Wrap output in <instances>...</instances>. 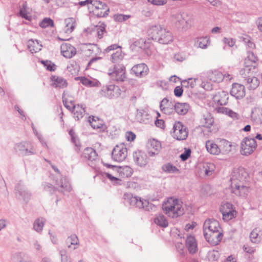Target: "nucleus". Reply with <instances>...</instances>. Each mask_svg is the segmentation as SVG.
I'll list each match as a JSON object with an SVG mask.
<instances>
[{
    "instance_id": "f257e3e1",
    "label": "nucleus",
    "mask_w": 262,
    "mask_h": 262,
    "mask_svg": "<svg viewBox=\"0 0 262 262\" xmlns=\"http://www.w3.org/2000/svg\"><path fill=\"white\" fill-rule=\"evenodd\" d=\"M149 37L152 40L163 45H167L173 40L172 32L160 25L151 26L147 31Z\"/></svg>"
},
{
    "instance_id": "f03ea898",
    "label": "nucleus",
    "mask_w": 262,
    "mask_h": 262,
    "mask_svg": "<svg viewBox=\"0 0 262 262\" xmlns=\"http://www.w3.org/2000/svg\"><path fill=\"white\" fill-rule=\"evenodd\" d=\"M164 213L168 216L176 218L183 215L184 213L182 202L177 199L169 198L162 205Z\"/></svg>"
},
{
    "instance_id": "7ed1b4c3",
    "label": "nucleus",
    "mask_w": 262,
    "mask_h": 262,
    "mask_svg": "<svg viewBox=\"0 0 262 262\" xmlns=\"http://www.w3.org/2000/svg\"><path fill=\"white\" fill-rule=\"evenodd\" d=\"M56 185L59 188L54 187L52 184L47 182H44L42 184V186L44 190L49 192L51 194H53L56 190L63 193L66 192H70L71 190V185L65 177H61L59 181L56 180Z\"/></svg>"
},
{
    "instance_id": "20e7f679",
    "label": "nucleus",
    "mask_w": 262,
    "mask_h": 262,
    "mask_svg": "<svg viewBox=\"0 0 262 262\" xmlns=\"http://www.w3.org/2000/svg\"><path fill=\"white\" fill-rule=\"evenodd\" d=\"M172 21L179 30L186 31L192 25L193 18L187 13H178L172 16Z\"/></svg>"
},
{
    "instance_id": "39448f33",
    "label": "nucleus",
    "mask_w": 262,
    "mask_h": 262,
    "mask_svg": "<svg viewBox=\"0 0 262 262\" xmlns=\"http://www.w3.org/2000/svg\"><path fill=\"white\" fill-rule=\"evenodd\" d=\"M14 193L16 198L27 203L31 196V193L28 190L24 184L21 182H18L15 185Z\"/></svg>"
},
{
    "instance_id": "423d86ee",
    "label": "nucleus",
    "mask_w": 262,
    "mask_h": 262,
    "mask_svg": "<svg viewBox=\"0 0 262 262\" xmlns=\"http://www.w3.org/2000/svg\"><path fill=\"white\" fill-rule=\"evenodd\" d=\"M100 95L108 99H115L121 95V90L118 86L114 84L103 86L99 92Z\"/></svg>"
},
{
    "instance_id": "0eeeda50",
    "label": "nucleus",
    "mask_w": 262,
    "mask_h": 262,
    "mask_svg": "<svg viewBox=\"0 0 262 262\" xmlns=\"http://www.w3.org/2000/svg\"><path fill=\"white\" fill-rule=\"evenodd\" d=\"M255 139L253 138L246 137L241 144V153L243 155H248L252 154L257 147Z\"/></svg>"
},
{
    "instance_id": "6e6552de",
    "label": "nucleus",
    "mask_w": 262,
    "mask_h": 262,
    "mask_svg": "<svg viewBox=\"0 0 262 262\" xmlns=\"http://www.w3.org/2000/svg\"><path fill=\"white\" fill-rule=\"evenodd\" d=\"M112 159L116 162L123 161L127 156V150L124 144L117 145L112 152Z\"/></svg>"
},
{
    "instance_id": "1a4fd4ad",
    "label": "nucleus",
    "mask_w": 262,
    "mask_h": 262,
    "mask_svg": "<svg viewBox=\"0 0 262 262\" xmlns=\"http://www.w3.org/2000/svg\"><path fill=\"white\" fill-rule=\"evenodd\" d=\"M173 137L178 140H185L188 136L187 128L180 122H176L173 126Z\"/></svg>"
},
{
    "instance_id": "9d476101",
    "label": "nucleus",
    "mask_w": 262,
    "mask_h": 262,
    "mask_svg": "<svg viewBox=\"0 0 262 262\" xmlns=\"http://www.w3.org/2000/svg\"><path fill=\"white\" fill-rule=\"evenodd\" d=\"M15 149L23 156L32 155L36 154L33 145L29 142H22L15 146Z\"/></svg>"
},
{
    "instance_id": "9b49d317",
    "label": "nucleus",
    "mask_w": 262,
    "mask_h": 262,
    "mask_svg": "<svg viewBox=\"0 0 262 262\" xmlns=\"http://www.w3.org/2000/svg\"><path fill=\"white\" fill-rule=\"evenodd\" d=\"M222 230L215 231H206L204 236L206 240L212 245H217L221 241L223 237Z\"/></svg>"
},
{
    "instance_id": "f8f14e48",
    "label": "nucleus",
    "mask_w": 262,
    "mask_h": 262,
    "mask_svg": "<svg viewBox=\"0 0 262 262\" xmlns=\"http://www.w3.org/2000/svg\"><path fill=\"white\" fill-rule=\"evenodd\" d=\"M112 79L117 81H123L126 78L125 68L122 64L115 66L114 71L108 73Z\"/></svg>"
},
{
    "instance_id": "ddd939ff",
    "label": "nucleus",
    "mask_w": 262,
    "mask_h": 262,
    "mask_svg": "<svg viewBox=\"0 0 262 262\" xmlns=\"http://www.w3.org/2000/svg\"><path fill=\"white\" fill-rule=\"evenodd\" d=\"M232 192L236 195L246 197L249 192V187L244 185V183H236L233 181L232 185H231Z\"/></svg>"
},
{
    "instance_id": "4468645a",
    "label": "nucleus",
    "mask_w": 262,
    "mask_h": 262,
    "mask_svg": "<svg viewBox=\"0 0 262 262\" xmlns=\"http://www.w3.org/2000/svg\"><path fill=\"white\" fill-rule=\"evenodd\" d=\"M147 148L148 155L152 157L159 154L161 149V144L158 141L153 139L148 142Z\"/></svg>"
},
{
    "instance_id": "2eb2a0df",
    "label": "nucleus",
    "mask_w": 262,
    "mask_h": 262,
    "mask_svg": "<svg viewBox=\"0 0 262 262\" xmlns=\"http://www.w3.org/2000/svg\"><path fill=\"white\" fill-rule=\"evenodd\" d=\"M133 159L135 163L140 167L145 166L148 163V158L146 154L140 150L133 153Z\"/></svg>"
},
{
    "instance_id": "dca6fc26",
    "label": "nucleus",
    "mask_w": 262,
    "mask_h": 262,
    "mask_svg": "<svg viewBox=\"0 0 262 262\" xmlns=\"http://www.w3.org/2000/svg\"><path fill=\"white\" fill-rule=\"evenodd\" d=\"M219 223L213 219L206 220L203 225V233L206 231H215L221 230Z\"/></svg>"
},
{
    "instance_id": "f3484780",
    "label": "nucleus",
    "mask_w": 262,
    "mask_h": 262,
    "mask_svg": "<svg viewBox=\"0 0 262 262\" xmlns=\"http://www.w3.org/2000/svg\"><path fill=\"white\" fill-rule=\"evenodd\" d=\"M92 5L95 8L93 11L98 10L99 9L104 10V11H101L100 12L96 13L98 17H105L108 15L109 9L105 4L99 1L93 0Z\"/></svg>"
},
{
    "instance_id": "a211bd4d",
    "label": "nucleus",
    "mask_w": 262,
    "mask_h": 262,
    "mask_svg": "<svg viewBox=\"0 0 262 262\" xmlns=\"http://www.w3.org/2000/svg\"><path fill=\"white\" fill-rule=\"evenodd\" d=\"M247 175V172L243 168L238 169L233 171L230 179L231 185H232L233 181L236 182V183L243 184Z\"/></svg>"
},
{
    "instance_id": "6ab92c4d",
    "label": "nucleus",
    "mask_w": 262,
    "mask_h": 262,
    "mask_svg": "<svg viewBox=\"0 0 262 262\" xmlns=\"http://www.w3.org/2000/svg\"><path fill=\"white\" fill-rule=\"evenodd\" d=\"M133 72L136 76L143 77L147 75L149 72V69L146 64L142 63L135 65L132 68Z\"/></svg>"
},
{
    "instance_id": "aec40b11",
    "label": "nucleus",
    "mask_w": 262,
    "mask_h": 262,
    "mask_svg": "<svg viewBox=\"0 0 262 262\" xmlns=\"http://www.w3.org/2000/svg\"><path fill=\"white\" fill-rule=\"evenodd\" d=\"M230 94L237 99H242L245 96V86L242 84L234 83L232 84Z\"/></svg>"
},
{
    "instance_id": "412c9836",
    "label": "nucleus",
    "mask_w": 262,
    "mask_h": 262,
    "mask_svg": "<svg viewBox=\"0 0 262 262\" xmlns=\"http://www.w3.org/2000/svg\"><path fill=\"white\" fill-rule=\"evenodd\" d=\"M124 199L127 203L132 206L140 208L143 207V200L141 198L133 196L132 193H125L124 194Z\"/></svg>"
},
{
    "instance_id": "4be33fe9",
    "label": "nucleus",
    "mask_w": 262,
    "mask_h": 262,
    "mask_svg": "<svg viewBox=\"0 0 262 262\" xmlns=\"http://www.w3.org/2000/svg\"><path fill=\"white\" fill-rule=\"evenodd\" d=\"M104 165L107 167H113V168H116V170L119 173V176L122 178L130 177L133 171L132 168L128 166L117 167L112 166L108 164H104Z\"/></svg>"
},
{
    "instance_id": "5701e85b",
    "label": "nucleus",
    "mask_w": 262,
    "mask_h": 262,
    "mask_svg": "<svg viewBox=\"0 0 262 262\" xmlns=\"http://www.w3.org/2000/svg\"><path fill=\"white\" fill-rule=\"evenodd\" d=\"M60 49L62 55L67 58H72L76 53V48L69 43L62 44Z\"/></svg>"
},
{
    "instance_id": "b1692460",
    "label": "nucleus",
    "mask_w": 262,
    "mask_h": 262,
    "mask_svg": "<svg viewBox=\"0 0 262 262\" xmlns=\"http://www.w3.org/2000/svg\"><path fill=\"white\" fill-rule=\"evenodd\" d=\"M214 102L220 105H225L228 101V94L225 91L219 92L213 97Z\"/></svg>"
},
{
    "instance_id": "393cba45",
    "label": "nucleus",
    "mask_w": 262,
    "mask_h": 262,
    "mask_svg": "<svg viewBox=\"0 0 262 262\" xmlns=\"http://www.w3.org/2000/svg\"><path fill=\"white\" fill-rule=\"evenodd\" d=\"M13 262H34L32 258L23 252H15L11 256Z\"/></svg>"
},
{
    "instance_id": "a878e982",
    "label": "nucleus",
    "mask_w": 262,
    "mask_h": 262,
    "mask_svg": "<svg viewBox=\"0 0 262 262\" xmlns=\"http://www.w3.org/2000/svg\"><path fill=\"white\" fill-rule=\"evenodd\" d=\"M245 84L249 90H255L259 85V81L254 76L246 77L244 78Z\"/></svg>"
},
{
    "instance_id": "bb28decb",
    "label": "nucleus",
    "mask_w": 262,
    "mask_h": 262,
    "mask_svg": "<svg viewBox=\"0 0 262 262\" xmlns=\"http://www.w3.org/2000/svg\"><path fill=\"white\" fill-rule=\"evenodd\" d=\"M81 157L86 160L93 161L97 159V154L94 148L86 147L84 149Z\"/></svg>"
},
{
    "instance_id": "cd10ccee",
    "label": "nucleus",
    "mask_w": 262,
    "mask_h": 262,
    "mask_svg": "<svg viewBox=\"0 0 262 262\" xmlns=\"http://www.w3.org/2000/svg\"><path fill=\"white\" fill-rule=\"evenodd\" d=\"M186 246L190 253L194 254L196 252L197 244L193 236L190 235L187 237Z\"/></svg>"
},
{
    "instance_id": "c85d7f7f",
    "label": "nucleus",
    "mask_w": 262,
    "mask_h": 262,
    "mask_svg": "<svg viewBox=\"0 0 262 262\" xmlns=\"http://www.w3.org/2000/svg\"><path fill=\"white\" fill-rule=\"evenodd\" d=\"M257 72V68H256L255 66L252 67H244L243 69L240 70V74L242 76L243 78L246 77H251L254 76V74Z\"/></svg>"
},
{
    "instance_id": "c756f323",
    "label": "nucleus",
    "mask_w": 262,
    "mask_h": 262,
    "mask_svg": "<svg viewBox=\"0 0 262 262\" xmlns=\"http://www.w3.org/2000/svg\"><path fill=\"white\" fill-rule=\"evenodd\" d=\"M261 236L262 229L259 228L254 229L250 234V240L253 243H258L260 242Z\"/></svg>"
},
{
    "instance_id": "7c9ffc66",
    "label": "nucleus",
    "mask_w": 262,
    "mask_h": 262,
    "mask_svg": "<svg viewBox=\"0 0 262 262\" xmlns=\"http://www.w3.org/2000/svg\"><path fill=\"white\" fill-rule=\"evenodd\" d=\"M175 111L179 115H184L187 113L189 108V105L187 103H176L174 105Z\"/></svg>"
},
{
    "instance_id": "2f4dec72",
    "label": "nucleus",
    "mask_w": 262,
    "mask_h": 262,
    "mask_svg": "<svg viewBox=\"0 0 262 262\" xmlns=\"http://www.w3.org/2000/svg\"><path fill=\"white\" fill-rule=\"evenodd\" d=\"M62 99L64 106L70 111L76 105L73 98L69 95L66 96L63 94Z\"/></svg>"
},
{
    "instance_id": "473e14b6",
    "label": "nucleus",
    "mask_w": 262,
    "mask_h": 262,
    "mask_svg": "<svg viewBox=\"0 0 262 262\" xmlns=\"http://www.w3.org/2000/svg\"><path fill=\"white\" fill-rule=\"evenodd\" d=\"M71 112L73 113L75 119L79 120L83 117L85 111L82 105L77 104Z\"/></svg>"
},
{
    "instance_id": "72a5a7b5",
    "label": "nucleus",
    "mask_w": 262,
    "mask_h": 262,
    "mask_svg": "<svg viewBox=\"0 0 262 262\" xmlns=\"http://www.w3.org/2000/svg\"><path fill=\"white\" fill-rule=\"evenodd\" d=\"M162 170L167 173H179L180 170L170 163H167L162 166Z\"/></svg>"
},
{
    "instance_id": "f704fd0d",
    "label": "nucleus",
    "mask_w": 262,
    "mask_h": 262,
    "mask_svg": "<svg viewBox=\"0 0 262 262\" xmlns=\"http://www.w3.org/2000/svg\"><path fill=\"white\" fill-rule=\"evenodd\" d=\"M209 76L210 80L218 83L222 82L225 77L224 74L218 70L212 71L209 74Z\"/></svg>"
},
{
    "instance_id": "c9c22d12",
    "label": "nucleus",
    "mask_w": 262,
    "mask_h": 262,
    "mask_svg": "<svg viewBox=\"0 0 262 262\" xmlns=\"http://www.w3.org/2000/svg\"><path fill=\"white\" fill-rule=\"evenodd\" d=\"M80 82L84 85L93 87L98 86L99 82L96 79H90L85 77H77Z\"/></svg>"
},
{
    "instance_id": "e433bc0d",
    "label": "nucleus",
    "mask_w": 262,
    "mask_h": 262,
    "mask_svg": "<svg viewBox=\"0 0 262 262\" xmlns=\"http://www.w3.org/2000/svg\"><path fill=\"white\" fill-rule=\"evenodd\" d=\"M154 222L158 226L165 228L168 226V222L166 217L162 214H158L155 219Z\"/></svg>"
},
{
    "instance_id": "4c0bfd02",
    "label": "nucleus",
    "mask_w": 262,
    "mask_h": 262,
    "mask_svg": "<svg viewBox=\"0 0 262 262\" xmlns=\"http://www.w3.org/2000/svg\"><path fill=\"white\" fill-rule=\"evenodd\" d=\"M217 111L220 113L228 115L229 117L234 119H238L239 118V115L237 113L227 107H218Z\"/></svg>"
},
{
    "instance_id": "58836bf2",
    "label": "nucleus",
    "mask_w": 262,
    "mask_h": 262,
    "mask_svg": "<svg viewBox=\"0 0 262 262\" xmlns=\"http://www.w3.org/2000/svg\"><path fill=\"white\" fill-rule=\"evenodd\" d=\"M206 147L207 151L211 154L217 155L220 152V149L218 146L209 141L206 142Z\"/></svg>"
},
{
    "instance_id": "ea45409f",
    "label": "nucleus",
    "mask_w": 262,
    "mask_h": 262,
    "mask_svg": "<svg viewBox=\"0 0 262 262\" xmlns=\"http://www.w3.org/2000/svg\"><path fill=\"white\" fill-rule=\"evenodd\" d=\"M51 79L54 82L53 85L56 88H63L67 86L66 80L62 77L54 76H52Z\"/></svg>"
},
{
    "instance_id": "a19ab883",
    "label": "nucleus",
    "mask_w": 262,
    "mask_h": 262,
    "mask_svg": "<svg viewBox=\"0 0 262 262\" xmlns=\"http://www.w3.org/2000/svg\"><path fill=\"white\" fill-rule=\"evenodd\" d=\"M69 135L71 137V142L75 145V150L77 152H78L80 150V143L79 142V139L76 136L75 132L73 129H71L69 132Z\"/></svg>"
},
{
    "instance_id": "79ce46f5",
    "label": "nucleus",
    "mask_w": 262,
    "mask_h": 262,
    "mask_svg": "<svg viewBox=\"0 0 262 262\" xmlns=\"http://www.w3.org/2000/svg\"><path fill=\"white\" fill-rule=\"evenodd\" d=\"M89 118L90 123L94 129H103L104 125L101 120H99L98 118H97V119H96L94 117H93L92 118L90 117Z\"/></svg>"
},
{
    "instance_id": "37998d69",
    "label": "nucleus",
    "mask_w": 262,
    "mask_h": 262,
    "mask_svg": "<svg viewBox=\"0 0 262 262\" xmlns=\"http://www.w3.org/2000/svg\"><path fill=\"white\" fill-rule=\"evenodd\" d=\"M209 43V40L207 37H201L196 39L195 45L199 48L206 49Z\"/></svg>"
},
{
    "instance_id": "c03bdc74",
    "label": "nucleus",
    "mask_w": 262,
    "mask_h": 262,
    "mask_svg": "<svg viewBox=\"0 0 262 262\" xmlns=\"http://www.w3.org/2000/svg\"><path fill=\"white\" fill-rule=\"evenodd\" d=\"M64 21L66 24L65 32L67 33H71L75 27L74 19L73 18H68L66 19Z\"/></svg>"
},
{
    "instance_id": "a18cd8bd",
    "label": "nucleus",
    "mask_w": 262,
    "mask_h": 262,
    "mask_svg": "<svg viewBox=\"0 0 262 262\" xmlns=\"http://www.w3.org/2000/svg\"><path fill=\"white\" fill-rule=\"evenodd\" d=\"M124 58V54H123L121 49L118 50L115 53L111 55V60L114 63H117L121 61Z\"/></svg>"
},
{
    "instance_id": "49530a36",
    "label": "nucleus",
    "mask_w": 262,
    "mask_h": 262,
    "mask_svg": "<svg viewBox=\"0 0 262 262\" xmlns=\"http://www.w3.org/2000/svg\"><path fill=\"white\" fill-rule=\"evenodd\" d=\"M215 165L211 163H206L203 165V169L206 176H210L212 174L215 170Z\"/></svg>"
},
{
    "instance_id": "de8ad7c7",
    "label": "nucleus",
    "mask_w": 262,
    "mask_h": 262,
    "mask_svg": "<svg viewBox=\"0 0 262 262\" xmlns=\"http://www.w3.org/2000/svg\"><path fill=\"white\" fill-rule=\"evenodd\" d=\"M45 224L43 219H37L35 220L33 224V229L38 233L42 231Z\"/></svg>"
},
{
    "instance_id": "09e8293b",
    "label": "nucleus",
    "mask_w": 262,
    "mask_h": 262,
    "mask_svg": "<svg viewBox=\"0 0 262 262\" xmlns=\"http://www.w3.org/2000/svg\"><path fill=\"white\" fill-rule=\"evenodd\" d=\"M143 207L140 208L144 209L147 211H155L157 210V206L146 200H143Z\"/></svg>"
},
{
    "instance_id": "8fccbe9b",
    "label": "nucleus",
    "mask_w": 262,
    "mask_h": 262,
    "mask_svg": "<svg viewBox=\"0 0 262 262\" xmlns=\"http://www.w3.org/2000/svg\"><path fill=\"white\" fill-rule=\"evenodd\" d=\"M39 26L42 28H46L49 27L54 26V21L50 18H44L39 23Z\"/></svg>"
},
{
    "instance_id": "3c124183",
    "label": "nucleus",
    "mask_w": 262,
    "mask_h": 262,
    "mask_svg": "<svg viewBox=\"0 0 262 262\" xmlns=\"http://www.w3.org/2000/svg\"><path fill=\"white\" fill-rule=\"evenodd\" d=\"M67 244H70L68 245V248H70L71 245H79V240L78 237L75 234L71 235L69 236L66 241Z\"/></svg>"
},
{
    "instance_id": "603ef678",
    "label": "nucleus",
    "mask_w": 262,
    "mask_h": 262,
    "mask_svg": "<svg viewBox=\"0 0 262 262\" xmlns=\"http://www.w3.org/2000/svg\"><path fill=\"white\" fill-rule=\"evenodd\" d=\"M204 120V126L207 128H210L214 123V119L210 115H207Z\"/></svg>"
},
{
    "instance_id": "864d4df0",
    "label": "nucleus",
    "mask_w": 262,
    "mask_h": 262,
    "mask_svg": "<svg viewBox=\"0 0 262 262\" xmlns=\"http://www.w3.org/2000/svg\"><path fill=\"white\" fill-rule=\"evenodd\" d=\"M59 254L61 257V262H72L71 258L67 255L66 250H60Z\"/></svg>"
},
{
    "instance_id": "5fc2aeb1",
    "label": "nucleus",
    "mask_w": 262,
    "mask_h": 262,
    "mask_svg": "<svg viewBox=\"0 0 262 262\" xmlns=\"http://www.w3.org/2000/svg\"><path fill=\"white\" fill-rule=\"evenodd\" d=\"M30 245L36 251L40 252L41 250L42 246L40 242L37 239H33L30 242Z\"/></svg>"
},
{
    "instance_id": "6e6d98bb",
    "label": "nucleus",
    "mask_w": 262,
    "mask_h": 262,
    "mask_svg": "<svg viewBox=\"0 0 262 262\" xmlns=\"http://www.w3.org/2000/svg\"><path fill=\"white\" fill-rule=\"evenodd\" d=\"M223 219L225 221L231 220L234 217L235 212L230 210L228 212H223L222 213Z\"/></svg>"
},
{
    "instance_id": "4d7b16f0",
    "label": "nucleus",
    "mask_w": 262,
    "mask_h": 262,
    "mask_svg": "<svg viewBox=\"0 0 262 262\" xmlns=\"http://www.w3.org/2000/svg\"><path fill=\"white\" fill-rule=\"evenodd\" d=\"M130 17V15L118 14L114 15V18L116 21L122 22L125 21Z\"/></svg>"
},
{
    "instance_id": "13d9d810",
    "label": "nucleus",
    "mask_w": 262,
    "mask_h": 262,
    "mask_svg": "<svg viewBox=\"0 0 262 262\" xmlns=\"http://www.w3.org/2000/svg\"><path fill=\"white\" fill-rule=\"evenodd\" d=\"M132 42V46H135L139 48H142L145 44V40L143 39L140 38L137 40L134 41L133 40H130Z\"/></svg>"
},
{
    "instance_id": "bf43d9fd",
    "label": "nucleus",
    "mask_w": 262,
    "mask_h": 262,
    "mask_svg": "<svg viewBox=\"0 0 262 262\" xmlns=\"http://www.w3.org/2000/svg\"><path fill=\"white\" fill-rule=\"evenodd\" d=\"M248 60L247 61H252L254 63V62H257L258 58L254 54V53L252 52H247V56L245 58Z\"/></svg>"
},
{
    "instance_id": "052dcab7",
    "label": "nucleus",
    "mask_w": 262,
    "mask_h": 262,
    "mask_svg": "<svg viewBox=\"0 0 262 262\" xmlns=\"http://www.w3.org/2000/svg\"><path fill=\"white\" fill-rule=\"evenodd\" d=\"M25 7H26V6L25 5H24L23 8H21L19 10V15L22 18H24L27 20H30V17L28 15Z\"/></svg>"
},
{
    "instance_id": "680f3d73",
    "label": "nucleus",
    "mask_w": 262,
    "mask_h": 262,
    "mask_svg": "<svg viewBox=\"0 0 262 262\" xmlns=\"http://www.w3.org/2000/svg\"><path fill=\"white\" fill-rule=\"evenodd\" d=\"M105 30V26L104 24H101L97 29L98 37L100 39L102 38L104 32Z\"/></svg>"
},
{
    "instance_id": "e2e57ef3",
    "label": "nucleus",
    "mask_w": 262,
    "mask_h": 262,
    "mask_svg": "<svg viewBox=\"0 0 262 262\" xmlns=\"http://www.w3.org/2000/svg\"><path fill=\"white\" fill-rule=\"evenodd\" d=\"M223 42L230 47H233L235 43V40L232 38L224 37L223 38Z\"/></svg>"
},
{
    "instance_id": "0e129e2a",
    "label": "nucleus",
    "mask_w": 262,
    "mask_h": 262,
    "mask_svg": "<svg viewBox=\"0 0 262 262\" xmlns=\"http://www.w3.org/2000/svg\"><path fill=\"white\" fill-rule=\"evenodd\" d=\"M191 150L190 149H186L183 153L180 155L181 160L183 161H186L190 156Z\"/></svg>"
},
{
    "instance_id": "69168bd1",
    "label": "nucleus",
    "mask_w": 262,
    "mask_h": 262,
    "mask_svg": "<svg viewBox=\"0 0 262 262\" xmlns=\"http://www.w3.org/2000/svg\"><path fill=\"white\" fill-rule=\"evenodd\" d=\"M32 129L33 130L34 133L35 134V135L36 136L39 141L41 142L42 145L43 146H47V144L46 142H45V141L43 140L42 136L37 132V130L35 129V128L33 126H32Z\"/></svg>"
},
{
    "instance_id": "338daca9",
    "label": "nucleus",
    "mask_w": 262,
    "mask_h": 262,
    "mask_svg": "<svg viewBox=\"0 0 262 262\" xmlns=\"http://www.w3.org/2000/svg\"><path fill=\"white\" fill-rule=\"evenodd\" d=\"M183 92V90L181 86H176L174 90V95L177 97H181Z\"/></svg>"
},
{
    "instance_id": "774afa93",
    "label": "nucleus",
    "mask_w": 262,
    "mask_h": 262,
    "mask_svg": "<svg viewBox=\"0 0 262 262\" xmlns=\"http://www.w3.org/2000/svg\"><path fill=\"white\" fill-rule=\"evenodd\" d=\"M126 139L128 141H133L136 138V135L132 132H128L126 133Z\"/></svg>"
}]
</instances>
